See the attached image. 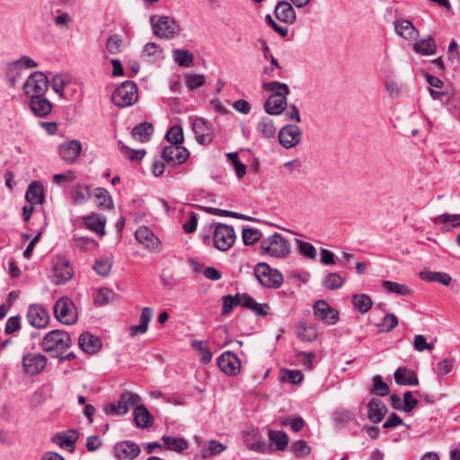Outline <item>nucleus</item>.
Here are the masks:
<instances>
[{
  "instance_id": "c756f323",
  "label": "nucleus",
  "mask_w": 460,
  "mask_h": 460,
  "mask_svg": "<svg viewBox=\"0 0 460 460\" xmlns=\"http://www.w3.org/2000/svg\"><path fill=\"white\" fill-rule=\"evenodd\" d=\"M153 315V309L151 307H144L140 315L139 324L131 325L129 327L131 336L137 334H144L148 329V323Z\"/></svg>"
},
{
  "instance_id": "de8ad7c7",
  "label": "nucleus",
  "mask_w": 460,
  "mask_h": 460,
  "mask_svg": "<svg viewBox=\"0 0 460 460\" xmlns=\"http://www.w3.org/2000/svg\"><path fill=\"white\" fill-rule=\"evenodd\" d=\"M354 420V414L348 410H338L333 413V421L339 428H343Z\"/></svg>"
},
{
  "instance_id": "39448f33",
  "label": "nucleus",
  "mask_w": 460,
  "mask_h": 460,
  "mask_svg": "<svg viewBox=\"0 0 460 460\" xmlns=\"http://www.w3.org/2000/svg\"><path fill=\"white\" fill-rule=\"evenodd\" d=\"M49 85L47 75L42 72L32 73L22 85L24 94L31 99L45 95Z\"/></svg>"
},
{
  "instance_id": "a19ab883",
  "label": "nucleus",
  "mask_w": 460,
  "mask_h": 460,
  "mask_svg": "<svg viewBox=\"0 0 460 460\" xmlns=\"http://www.w3.org/2000/svg\"><path fill=\"white\" fill-rule=\"evenodd\" d=\"M420 276L425 281L438 282L445 286H448L451 282V277L444 272L424 270L420 272Z\"/></svg>"
},
{
  "instance_id": "f3484780",
  "label": "nucleus",
  "mask_w": 460,
  "mask_h": 460,
  "mask_svg": "<svg viewBox=\"0 0 460 460\" xmlns=\"http://www.w3.org/2000/svg\"><path fill=\"white\" fill-rule=\"evenodd\" d=\"M82 151L80 141L73 139L62 143L58 146V153L63 161L67 164H75Z\"/></svg>"
},
{
  "instance_id": "b1692460",
  "label": "nucleus",
  "mask_w": 460,
  "mask_h": 460,
  "mask_svg": "<svg viewBox=\"0 0 460 460\" xmlns=\"http://www.w3.org/2000/svg\"><path fill=\"white\" fill-rule=\"evenodd\" d=\"M79 438V434L75 429H69L64 432L58 433L53 437L52 441L69 451H74L75 444Z\"/></svg>"
},
{
  "instance_id": "ddd939ff",
  "label": "nucleus",
  "mask_w": 460,
  "mask_h": 460,
  "mask_svg": "<svg viewBox=\"0 0 460 460\" xmlns=\"http://www.w3.org/2000/svg\"><path fill=\"white\" fill-rule=\"evenodd\" d=\"M162 156L170 165L175 166L183 164L189 157V151L182 146L170 145L163 150Z\"/></svg>"
},
{
  "instance_id": "6e6d98bb",
  "label": "nucleus",
  "mask_w": 460,
  "mask_h": 460,
  "mask_svg": "<svg viewBox=\"0 0 460 460\" xmlns=\"http://www.w3.org/2000/svg\"><path fill=\"white\" fill-rule=\"evenodd\" d=\"M119 146L122 154L125 156H127L130 161L141 160L146 155V151L144 149H131L126 145H124L121 141L119 142Z\"/></svg>"
},
{
  "instance_id": "c85d7f7f",
  "label": "nucleus",
  "mask_w": 460,
  "mask_h": 460,
  "mask_svg": "<svg viewBox=\"0 0 460 460\" xmlns=\"http://www.w3.org/2000/svg\"><path fill=\"white\" fill-rule=\"evenodd\" d=\"M26 200L33 204H42L44 202V189L40 181H32L25 194Z\"/></svg>"
},
{
  "instance_id": "69168bd1",
  "label": "nucleus",
  "mask_w": 460,
  "mask_h": 460,
  "mask_svg": "<svg viewBox=\"0 0 460 460\" xmlns=\"http://www.w3.org/2000/svg\"><path fill=\"white\" fill-rule=\"evenodd\" d=\"M243 242L245 245H252L261 238V233L252 228H244L242 232Z\"/></svg>"
},
{
  "instance_id": "473e14b6",
  "label": "nucleus",
  "mask_w": 460,
  "mask_h": 460,
  "mask_svg": "<svg viewBox=\"0 0 460 460\" xmlns=\"http://www.w3.org/2000/svg\"><path fill=\"white\" fill-rule=\"evenodd\" d=\"M134 421L138 428H148L152 425L153 417L144 405H138L134 410Z\"/></svg>"
},
{
  "instance_id": "412c9836",
  "label": "nucleus",
  "mask_w": 460,
  "mask_h": 460,
  "mask_svg": "<svg viewBox=\"0 0 460 460\" xmlns=\"http://www.w3.org/2000/svg\"><path fill=\"white\" fill-rule=\"evenodd\" d=\"M367 418L373 423H379L387 413L385 404L377 398H372L367 403Z\"/></svg>"
},
{
  "instance_id": "49530a36",
  "label": "nucleus",
  "mask_w": 460,
  "mask_h": 460,
  "mask_svg": "<svg viewBox=\"0 0 460 460\" xmlns=\"http://www.w3.org/2000/svg\"><path fill=\"white\" fill-rule=\"evenodd\" d=\"M382 287L390 293H395L401 296H411L412 294V290L408 286L390 280L383 281Z\"/></svg>"
},
{
  "instance_id": "0e129e2a",
  "label": "nucleus",
  "mask_w": 460,
  "mask_h": 460,
  "mask_svg": "<svg viewBox=\"0 0 460 460\" xmlns=\"http://www.w3.org/2000/svg\"><path fill=\"white\" fill-rule=\"evenodd\" d=\"M91 194L87 187L83 185H77L73 190V199L76 204H82L85 202Z\"/></svg>"
},
{
  "instance_id": "ea45409f",
  "label": "nucleus",
  "mask_w": 460,
  "mask_h": 460,
  "mask_svg": "<svg viewBox=\"0 0 460 460\" xmlns=\"http://www.w3.org/2000/svg\"><path fill=\"white\" fill-rule=\"evenodd\" d=\"M269 439L275 445L276 450L283 451L288 445V437L286 432L281 430H270Z\"/></svg>"
},
{
  "instance_id": "e433bc0d",
  "label": "nucleus",
  "mask_w": 460,
  "mask_h": 460,
  "mask_svg": "<svg viewBox=\"0 0 460 460\" xmlns=\"http://www.w3.org/2000/svg\"><path fill=\"white\" fill-rule=\"evenodd\" d=\"M226 447L225 445L217 440L212 439L202 447V449L200 451V457L202 459L212 457L217 454L222 453L223 451L226 450Z\"/></svg>"
},
{
  "instance_id": "423d86ee",
  "label": "nucleus",
  "mask_w": 460,
  "mask_h": 460,
  "mask_svg": "<svg viewBox=\"0 0 460 460\" xmlns=\"http://www.w3.org/2000/svg\"><path fill=\"white\" fill-rule=\"evenodd\" d=\"M112 102L119 107H128L137 100V87L134 82L122 83L111 96Z\"/></svg>"
},
{
  "instance_id": "bf43d9fd",
  "label": "nucleus",
  "mask_w": 460,
  "mask_h": 460,
  "mask_svg": "<svg viewBox=\"0 0 460 460\" xmlns=\"http://www.w3.org/2000/svg\"><path fill=\"white\" fill-rule=\"evenodd\" d=\"M122 45V38L118 34H113L109 37L106 43V49L111 54H118L121 51Z\"/></svg>"
},
{
  "instance_id": "052dcab7",
  "label": "nucleus",
  "mask_w": 460,
  "mask_h": 460,
  "mask_svg": "<svg viewBox=\"0 0 460 460\" xmlns=\"http://www.w3.org/2000/svg\"><path fill=\"white\" fill-rule=\"evenodd\" d=\"M73 240L75 245L84 251H92L98 245L93 238L87 236H74Z\"/></svg>"
},
{
  "instance_id": "5fc2aeb1",
  "label": "nucleus",
  "mask_w": 460,
  "mask_h": 460,
  "mask_svg": "<svg viewBox=\"0 0 460 460\" xmlns=\"http://www.w3.org/2000/svg\"><path fill=\"white\" fill-rule=\"evenodd\" d=\"M69 82V78L66 75H56L49 83L51 88L60 97H63V91L66 84Z\"/></svg>"
},
{
  "instance_id": "7ed1b4c3",
  "label": "nucleus",
  "mask_w": 460,
  "mask_h": 460,
  "mask_svg": "<svg viewBox=\"0 0 460 460\" xmlns=\"http://www.w3.org/2000/svg\"><path fill=\"white\" fill-rule=\"evenodd\" d=\"M260 248L262 255L277 259L286 258L291 252L290 243L279 233L262 239Z\"/></svg>"
},
{
  "instance_id": "0eeeda50",
  "label": "nucleus",
  "mask_w": 460,
  "mask_h": 460,
  "mask_svg": "<svg viewBox=\"0 0 460 460\" xmlns=\"http://www.w3.org/2000/svg\"><path fill=\"white\" fill-rule=\"evenodd\" d=\"M56 318L63 324L70 325L76 322L77 313L71 299L66 296L59 298L54 305Z\"/></svg>"
},
{
  "instance_id": "6ab92c4d",
  "label": "nucleus",
  "mask_w": 460,
  "mask_h": 460,
  "mask_svg": "<svg viewBox=\"0 0 460 460\" xmlns=\"http://www.w3.org/2000/svg\"><path fill=\"white\" fill-rule=\"evenodd\" d=\"M135 237L138 243L149 250L158 249L161 243L159 238L154 234V232L145 226H140L135 232Z\"/></svg>"
},
{
  "instance_id": "9b49d317",
  "label": "nucleus",
  "mask_w": 460,
  "mask_h": 460,
  "mask_svg": "<svg viewBox=\"0 0 460 460\" xmlns=\"http://www.w3.org/2000/svg\"><path fill=\"white\" fill-rule=\"evenodd\" d=\"M314 314L316 319L328 325L335 324L339 320V312L332 308L327 302L318 300L313 306Z\"/></svg>"
},
{
  "instance_id": "a878e982",
  "label": "nucleus",
  "mask_w": 460,
  "mask_h": 460,
  "mask_svg": "<svg viewBox=\"0 0 460 460\" xmlns=\"http://www.w3.org/2000/svg\"><path fill=\"white\" fill-rule=\"evenodd\" d=\"M84 224L87 229L96 233L100 236L105 234V217L93 213L84 217Z\"/></svg>"
},
{
  "instance_id": "aec40b11",
  "label": "nucleus",
  "mask_w": 460,
  "mask_h": 460,
  "mask_svg": "<svg viewBox=\"0 0 460 460\" xmlns=\"http://www.w3.org/2000/svg\"><path fill=\"white\" fill-rule=\"evenodd\" d=\"M192 129L199 143L206 145L212 141V129L202 118H195L192 120Z\"/></svg>"
},
{
  "instance_id": "72a5a7b5",
  "label": "nucleus",
  "mask_w": 460,
  "mask_h": 460,
  "mask_svg": "<svg viewBox=\"0 0 460 460\" xmlns=\"http://www.w3.org/2000/svg\"><path fill=\"white\" fill-rule=\"evenodd\" d=\"M132 137L139 142H147L154 133V128L151 123L143 122L132 129Z\"/></svg>"
},
{
  "instance_id": "e2e57ef3",
  "label": "nucleus",
  "mask_w": 460,
  "mask_h": 460,
  "mask_svg": "<svg viewBox=\"0 0 460 460\" xmlns=\"http://www.w3.org/2000/svg\"><path fill=\"white\" fill-rule=\"evenodd\" d=\"M454 367V362L452 359L444 358L443 360L437 363L435 367V372L439 378H442L444 376L449 374Z\"/></svg>"
},
{
  "instance_id": "a211bd4d",
  "label": "nucleus",
  "mask_w": 460,
  "mask_h": 460,
  "mask_svg": "<svg viewBox=\"0 0 460 460\" xmlns=\"http://www.w3.org/2000/svg\"><path fill=\"white\" fill-rule=\"evenodd\" d=\"M27 319L31 326L41 329L48 325L49 314L41 305H32L28 309Z\"/></svg>"
},
{
  "instance_id": "f257e3e1",
  "label": "nucleus",
  "mask_w": 460,
  "mask_h": 460,
  "mask_svg": "<svg viewBox=\"0 0 460 460\" xmlns=\"http://www.w3.org/2000/svg\"><path fill=\"white\" fill-rule=\"evenodd\" d=\"M262 88L272 93L264 103L265 111L270 115H279L287 108V95L290 93L288 86L277 81L263 83Z\"/></svg>"
},
{
  "instance_id": "4c0bfd02",
  "label": "nucleus",
  "mask_w": 460,
  "mask_h": 460,
  "mask_svg": "<svg viewBox=\"0 0 460 460\" xmlns=\"http://www.w3.org/2000/svg\"><path fill=\"white\" fill-rule=\"evenodd\" d=\"M94 198L97 200L98 208L102 209H111L113 208V200L109 191L104 188H96L94 190Z\"/></svg>"
},
{
  "instance_id": "338daca9",
  "label": "nucleus",
  "mask_w": 460,
  "mask_h": 460,
  "mask_svg": "<svg viewBox=\"0 0 460 460\" xmlns=\"http://www.w3.org/2000/svg\"><path fill=\"white\" fill-rule=\"evenodd\" d=\"M434 224H447L448 222H455L453 223V227H457L460 226V215L459 214H442L439 215L432 219Z\"/></svg>"
},
{
  "instance_id": "603ef678",
  "label": "nucleus",
  "mask_w": 460,
  "mask_h": 460,
  "mask_svg": "<svg viewBox=\"0 0 460 460\" xmlns=\"http://www.w3.org/2000/svg\"><path fill=\"white\" fill-rule=\"evenodd\" d=\"M296 243H297L298 252L305 257L309 259H315L317 252L315 247L307 242H304L300 239H296Z\"/></svg>"
},
{
  "instance_id": "2f4dec72",
  "label": "nucleus",
  "mask_w": 460,
  "mask_h": 460,
  "mask_svg": "<svg viewBox=\"0 0 460 460\" xmlns=\"http://www.w3.org/2000/svg\"><path fill=\"white\" fill-rule=\"evenodd\" d=\"M247 296L246 293H236L234 296L227 295L222 297V314H230L237 305L243 307V297Z\"/></svg>"
},
{
  "instance_id": "774afa93",
  "label": "nucleus",
  "mask_w": 460,
  "mask_h": 460,
  "mask_svg": "<svg viewBox=\"0 0 460 460\" xmlns=\"http://www.w3.org/2000/svg\"><path fill=\"white\" fill-rule=\"evenodd\" d=\"M291 449L293 453L298 457L306 456L311 452V447L305 440L295 441L291 446Z\"/></svg>"
},
{
  "instance_id": "393cba45",
  "label": "nucleus",
  "mask_w": 460,
  "mask_h": 460,
  "mask_svg": "<svg viewBox=\"0 0 460 460\" xmlns=\"http://www.w3.org/2000/svg\"><path fill=\"white\" fill-rule=\"evenodd\" d=\"M394 376L396 384L400 385H417L419 384L416 373L408 367H398Z\"/></svg>"
},
{
  "instance_id": "6e6552de",
  "label": "nucleus",
  "mask_w": 460,
  "mask_h": 460,
  "mask_svg": "<svg viewBox=\"0 0 460 460\" xmlns=\"http://www.w3.org/2000/svg\"><path fill=\"white\" fill-rule=\"evenodd\" d=\"M235 237V233L232 226L217 224L213 232L214 246L219 251H227L234 243Z\"/></svg>"
},
{
  "instance_id": "13d9d810",
  "label": "nucleus",
  "mask_w": 460,
  "mask_h": 460,
  "mask_svg": "<svg viewBox=\"0 0 460 460\" xmlns=\"http://www.w3.org/2000/svg\"><path fill=\"white\" fill-rule=\"evenodd\" d=\"M389 386L382 380L380 376H375L371 392L379 396H385L389 394Z\"/></svg>"
},
{
  "instance_id": "9d476101",
  "label": "nucleus",
  "mask_w": 460,
  "mask_h": 460,
  "mask_svg": "<svg viewBox=\"0 0 460 460\" xmlns=\"http://www.w3.org/2000/svg\"><path fill=\"white\" fill-rule=\"evenodd\" d=\"M74 275L73 268L64 256H58L53 264L52 282L55 285H63L70 280Z\"/></svg>"
},
{
  "instance_id": "a18cd8bd",
  "label": "nucleus",
  "mask_w": 460,
  "mask_h": 460,
  "mask_svg": "<svg viewBox=\"0 0 460 460\" xmlns=\"http://www.w3.org/2000/svg\"><path fill=\"white\" fill-rule=\"evenodd\" d=\"M22 67L16 60L10 62L7 66L6 76L12 86H14L22 75Z\"/></svg>"
},
{
  "instance_id": "20e7f679",
  "label": "nucleus",
  "mask_w": 460,
  "mask_h": 460,
  "mask_svg": "<svg viewBox=\"0 0 460 460\" xmlns=\"http://www.w3.org/2000/svg\"><path fill=\"white\" fill-rule=\"evenodd\" d=\"M254 275L260 284L267 288L277 289L284 282L283 275L276 269H272L265 262L257 263L254 267Z\"/></svg>"
},
{
  "instance_id": "37998d69",
  "label": "nucleus",
  "mask_w": 460,
  "mask_h": 460,
  "mask_svg": "<svg viewBox=\"0 0 460 460\" xmlns=\"http://www.w3.org/2000/svg\"><path fill=\"white\" fill-rule=\"evenodd\" d=\"M352 303L354 307L361 314H366L372 307L373 302L367 295L358 294L352 297Z\"/></svg>"
},
{
  "instance_id": "3c124183",
  "label": "nucleus",
  "mask_w": 460,
  "mask_h": 460,
  "mask_svg": "<svg viewBox=\"0 0 460 460\" xmlns=\"http://www.w3.org/2000/svg\"><path fill=\"white\" fill-rule=\"evenodd\" d=\"M206 78L204 75L188 73L184 76V83L190 90L201 87L205 84Z\"/></svg>"
},
{
  "instance_id": "c03bdc74",
  "label": "nucleus",
  "mask_w": 460,
  "mask_h": 460,
  "mask_svg": "<svg viewBox=\"0 0 460 460\" xmlns=\"http://www.w3.org/2000/svg\"><path fill=\"white\" fill-rule=\"evenodd\" d=\"M163 441L165 447L176 452H182L188 447V441L181 438H174L171 436H164Z\"/></svg>"
},
{
  "instance_id": "f704fd0d",
  "label": "nucleus",
  "mask_w": 460,
  "mask_h": 460,
  "mask_svg": "<svg viewBox=\"0 0 460 460\" xmlns=\"http://www.w3.org/2000/svg\"><path fill=\"white\" fill-rule=\"evenodd\" d=\"M414 50L420 55H433L437 50V46L434 40L429 36L419 41H416L413 45Z\"/></svg>"
},
{
  "instance_id": "bb28decb",
  "label": "nucleus",
  "mask_w": 460,
  "mask_h": 460,
  "mask_svg": "<svg viewBox=\"0 0 460 460\" xmlns=\"http://www.w3.org/2000/svg\"><path fill=\"white\" fill-rule=\"evenodd\" d=\"M275 15L279 21L292 24L296 21V12L292 5L286 1L279 2L275 8Z\"/></svg>"
},
{
  "instance_id": "09e8293b",
  "label": "nucleus",
  "mask_w": 460,
  "mask_h": 460,
  "mask_svg": "<svg viewBox=\"0 0 460 460\" xmlns=\"http://www.w3.org/2000/svg\"><path fill=\"white\" fill-rule=\"evenodd\" d=\"M174 61L185 67H190L193 64V54L189 50L174 49L172 52Z\"/></svg>"
},
{
  "instance_id": "7c9ffc66",
  "label": "nucleus",
  "mask_w": 460,
  "mask_h": 460,
  "mask_svg": "<svg viewBox=\"0 0 460 460\" xmlns=\"http://www.w3.org/2000/svg\"><path fill=\"white\" fill-rule=\"evenodd\" d=\"M296 334L302 341L306 342L314 341L317 339L318 333L313 324L299 323L296 326Z\"/></svg>"
},
{
  "instance_id": "4d7b16f0",
  "label": "nucleus",
  "mask_w": 460,
  "mask_h": 460,
  "mask_svg": "<svg viewBox=\"0 0 460 460\" xmlns=\"http://www.w3.org/2000/svg\"><path fill=\"white\" fill-rule=\"evenodd\" d=\"M399 323V320L394 314L388 313L386 314L381 323H378V327H382V331L385 332H389L397 327Z\"/></svg>"
},
{
  "instance_id": "dca6fc26",
  "label": "nucleus",
  "mask_w": 460,
  "mask_h": 460,
  "mask_svg": "<svg viewBox=\"0 0 460 460\" xmlns=\"http://www.w3.org/2000/svg\"><path fill=\"white\" fill-rule=\"evenodd\" d=\"M219 368L228 376H235L239 373L241 363L238 357L231 352L225 351L217 358Z\"/></svg>"
},
{
  "instance_id": "8fccbe9b",
  "label": "nucleus",
  "mask_w": 460,
  "mask_h": 460,
  "mask_svg": "<svg viewBox=\"0 0 460 460\" xmlns=\"http://www.w3.org/2000/svg\"><path fill=\"white\" fill-rule=\"evenodd\" d=\"M191 346L199 352L201 362L208 364L211 361L212 353L205 341H192Z\"/></svg>"
},
{
  "instance_id": "58836bf2",
  "label": "nucleus",
  "mask_w": 460,
  "mask_h": 460,
  "mask_svg": "<svg viewBox=\"0 0 460 460\" xmlns=\"http://www.w3.org/2000/svg\"><path fill=\"white\" fill-rule=\"evenodd\" d=\"M256 130L265 138L273 137L277 131L272 119L268 117L261 118L259 120Z\"/></svg>"
},
{
  "instance_id": "1a4fd4ad",
  "label": "nucleus",
  "mask_w": 460,
  "mask_h": 460,
  "mask_svg": "<svg viewBox=\"0 0 460 460\" xmlns=\"http://www.w3.org/2000/svg\"><path fill=\"white\" fill-rule=\"evenodd\" d=\"M151 23L154 33L160 38H171L180 31L177 22L169 16H151Z\"/></svg>"
},
{
  "instance_id": "f03ea898",
  "label": "nucleus",
  "mask_w": 460,
  "mask_h": 460,
  "mask_svg": "<svg viewBox=\"0 0 460 460\" xmlns=\"http://www.w3.org/2000/svg\"><path fill=\"white\" fill-rule=\"evenodd\" d=\"M72 345V340L68 332L62 330L49 332L40 342L42 349L51 355L58 357L64 354Z\"/></svg>"
},
{
  "instance_id": "2eb2a0df",
  "label": "nucleus",
  "mask_w": 460,
  "mask_h": 460,
  "mask_svg": "<svg viewBox=\"0 0 460 460\" xmlns=\"http://www.w3.org/2000/svg\"><path fill=\"white\" fill-rule=\"evenodd\" d=\"M140 447L130 440L118 442L113 448L114 456L118 460H133L139 456Z\"/></svg>"
},
{
  "instance_id": "cd10ccee",
  "label": "nucleus",
  "mask_w": 460,
  "mask_h": 460,
  "mask_svg": "<svg viewBox=\"0 0 460 460\" xmlns=\"http://www.w3.org/2000/svg\"><path fill=\"white\" fill-rule=\"evenodd\" d=\"M394 27L396 33L406 40L415 39L418 36L417 29L408 20L397 19L394 22Z\"/></svg>"
},
{
  "instance_id": "c9c22d12",
  "label": "nucleus",
  "mask_w": 460,
  "mask_h": 460,
  "mask_svg": "<svg viewBox=\"0 0 460 460\" xmlns=\"http://www.w3.org/2000/svg\"><path fill=\"white\" fill-rule=\"evenodd\" d=\"M243 307L254 312L258 316H266L269 314L270 306L267 304H258L251 296L243 297Z\"/></svg>"
},
{
  "instance_id": "4468645a",
  "label": "nucleus",
  "mask_w": 460,
  "mask_h": 460,
  "mask_svg": "<svg viewBox=\"0 0 460 460\" xmlns=\"http://www.w3.org/2000/svg\"><path fill=\"white\" fill-rule=\"evenodd\" d=\"M47 365V358L40 353H27L22 358V367L25 373L34 376L40 373Z\"/></svg>"
},
{
  "instance_id": "680f3d73",
  "label": "nucleus",
  "mask_w": 460,
  "mask_h": 460,
  "mask_svg": "<svg viewBox=\"0 0 460 460\" xmlns=\"http://www.w3.org/2000/svg\"><path fill=\"white\" fill-rule=\"evenodd\" d=\"M342 278L337 273H330L323 280V286L330 290H334L341 287Z\"/></svg>"
},
{
  "instance_id": "79ce46f5",
  "label": "nucleus",
  "mask_w": 460,
  "mask_h": 460,
  "mask_svg": "<svg viewBox=\"0 0 460 460\" xmlns=\"http://www.w3.org/2000/svg\"><path fill=\"white\" fill-rule=\"evenodd\" d=\"M103 411L110 416H121L128 412V406L122 402L121 394L117 402H110L104 405Z\"/></svg>"
},
{
  "instance_id": "f8f14e48",
  "label": "nucleus",
  "mask_w": 460,
  "mask_h": 460,
  "mask_svg": "<svg viewBox=\"0 0 460 460\" xmlns=\"http://www.w3.org/2000/svg\"><path fill=\"white\" fill-rule=\"evenodd\" d=\"M302 137V131L297 125H286L279 133V144L287 148H292L299 144Z\"/></svg>"
},
{
  "instance_id": "5701e85b",
  "label": "nucleus",
  "mask_w": 460,
  "mask_h": 460,
  "mask_svg": "<svg viewBox=\"0 0 460 460\" xmlns=\"http://www.w3.org/2000/svg\"><path fill=\"white\" fill-rule=\"evenodd\" d=\"M29 106L33 114L39 118L47 117L52 111V104L45 95L30 99Z\"/></svg>"
},
{
  "instance_id": "4be33fe9",
  "label": "nucleus",
  "mask_w": 460,
  "mask_h": 460,
  "mask_svg": "<svg viewBox=\"0 0 460 460\" xmlns=\"http://www.w3.org/2000/svg\"><path fill=\"white\" fill-rule=\"evenodd\" d=\"M78 345L85 353L95 354L102 349V343L99 337L84 332L79 337Z\"/></svg>"
},
{
  "instance_id": "864d4df0",
  "label": "nucleus",
  "mask_w": 460,
  "mask_h": 460,
  "mask_svg": "<svg viewBox=\"0 0 460 460\" xmlns=\"http://www.w3.org/2000/svg\"><path fill=\"white\" fill-rule=\"evenodd\" d=\"M166 139L171 145L181 146L184 139L181 127L178 125L172 127L166 134Z\"/></svg>"
}]
</instances>
